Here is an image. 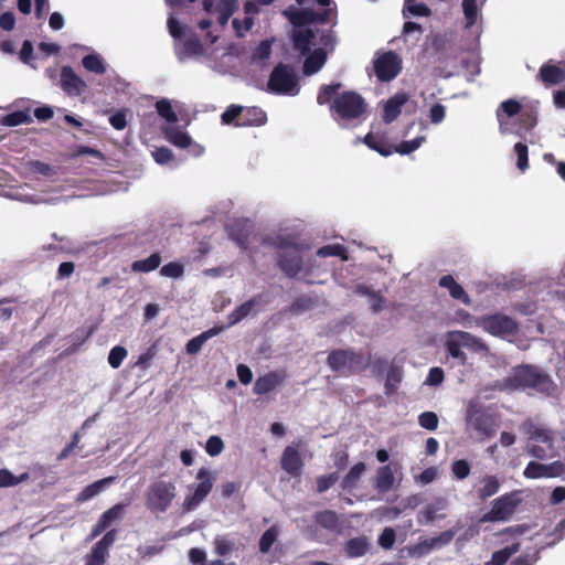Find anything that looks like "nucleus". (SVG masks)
<instances>
[{
  "label": "nucleus",
  "mask_w": 565,
  "mask_h": 565,
  "mask_svg": "<svg viewBox=\"0 0 565 565\" xmlns=\"http://www.w3.org/2000/svg\"><path fill=\"white\" fill-rule=\"evenodd\" d=\"M278 266L287 277H296L303 267L299 247L294 248L290 252H281L278 258Z\"/></svg>",
  "instance_id": "14"
},
{
  "label": "nucleus",
  "mask_w": 565,
  "mask_h": 565,
  "mask_svg": "<svg viewBox=\"0 0 565 565\" xmlns=\"http://www.w3.org/2000/svg\"><path fill=\"white\" fill-rule=\"evenodd\" d=\"M237 1L236 0H220L218 11H220V22L225 24L230 17L236 11Z\"/></svg>",
  "instance_id": "51"
},
{
  "label": "nucleus",
  "mask_w": 565,
  "mask_h": 565,
  "mask_svg": "<svg viewBox=\"0 0 565 565\" xmlns=\"http://www.w3.org/2000/svg\"><path fill=\"white\" fill-rule=\"evenodd\" d=\"M203 53L204 47L201 41L196 36H191L182 43L179 52V58L183 60L184 57L198 56Z\"/></svg>",
  "instance_id": "33"
},
{
  "label": "nucleus",
  "mask_w": 565,
  "mask_h": 565,
  "mask_svg": "<svg viewBox=\"0 0 565 565\" xmlns=\"http://www.w3.org/2000/svg\"><path fill=\"white\" fill-rule=\"evenodd\" d=\"M161 255L160 253H152L145 259L135 260L131 264V270L134 273H150L160 267Z\"/></svg>",
  "instance_id": "29"
},
{
  "label": "nucleus",
  "mask_w": 565,
  "mask_h": 565,
  "mask_svg": "<svg viewBox=\"0 0 565 565\" xmlns=\"http://www.w3.org/2000/svg\"><path fill=\"white\" fill-rule=\"evenodd\" d=\"M256 305V300L249 299L236 307L227 317L228 326H234L246 318Z\"/></svg>",
  "instance_id": "36"
},
{
  "label": "nucleus",
  "mask_w": 565,
  "mask_h": 565,
  "mask_svg": "<svg viewBox=\"0 0 565 565\" xmlns=\"http://www.w3.org/2000/svg\"><path fill=\"white\" fill-rule=\"evenodd\" d=\"M177 495L174 483L158 480L152 482L146 493V507L153 513H164Z\"/></svg>",
  "instance_id": "5"
},
{
  "label": "nucleus",
  "mask_w": 565,
  "mask_h": 565,
  "mask_svg": "<svg viewBox=\"0 0 565 565\" xmlns=\"http://www.w3.org/2000/svg\"><path fill=\"white\" fill-rule=\"evenodd\" d=\"M125 508L126 505L124 503H117L105 511L99 520L108 527L114 521L122 518Z\"/></svg>",
  "instance_id": "48"
},
{
  "label": "nucleus",
  "mask_w": 565,
  "mask_h": 565,
  "mask_svg": "<svg viewBox=\"0 0 565 565\" xmlns=\"http://www.w3.org/2000/svg\"><path fill=\"white\" fill-rule=\"evenodd\" d=\"M289 20L295 26H303L315 22L317 20V13L310 10H299L294 12L289 17Z\"/></svg>",
  "instance_id": "47"
},
{
  "label": "nucleus",
  "mask_w": 565,
  "mask_h": 565,
  "mask_svg": "<svg viewBox=\"0 0 565 565\" xmlns=\"http://www.w3.org/2000/svg\"><path fill=\"white\" fill-rule=\"evenodd\" d=\"M511 391L532 390L540 394L552 395L556 385L551 375L533 364H521L513 367L512 373L504 381Z\"/></svg>",
  "instance_id": "2"
},
{
  "label": "nucleus",
  "mask_w": 565,
  "mask_h": 565,
  "mask_svg": "<svg viewBox=\"0 0 565 565\" xmlns=\"http://www.w3.org/2000/svg\"><path fill=\"white\" fill-rule=\"evenodd\" d=\"M373 64L374 73L381 82L394 79L402 70V61L393 51L384 52L374 60Z\"/></svg>",
  "instance_id": "9"
},
{
  "label": "nucleus",
  "mask_w": 565,
  "mask_h": 565,
  "mask_svg": "<svg viewBox=\"0 0 565 565\" xmlns=\"http://www.w3.org/2000/svg\"><path fill=\"white\" fill-rule=\"evenodd\" d=\"M467 423L482 439L491 438L495 435L497 423L494 416L479 408L472 406L468 407Z\"/></svg>",
  "instance_id": "10"
},
{
  "label": "nucleus",
  "mask_w": 565,
  "mask_h": 565,
  "mask_svg": "<svg viewBox=\"0 0 565 565\" xmlns=\"http://www.w3.org/2000/svg\"><path fill=\"white\" fill-rule=\"evenodd\" d=\"M223 327H213L199 335L190 339L185 345L186 353L189 354H196L201 351L203 344L211 338L217 335L220 332L223 331Z\"/></svg>",
  "instance_id": "24"
},
{
  "label": "nucleus",
  "mask_w": 565,
  "mask_h": 565,
  "mask_svg": "<svg viewBox=\"0 0 565 565\" xmlns=\"http://www.w3.org/2000/svg\"><path fill=\"white\" fill-rule=\"evenodd\" d=\"M482 487L478 491V497L481 500H486L492 495H494L500 488V483L494 476H488L482 480Z\"/></svg>",
  "instance_id": "40"
},
{
  "label": "nucleus",
  "mask_w": 565,
  "mask_h": 565,
  "mask_svg": "<svg viewBox=\"0 0 565 565\" xmlns=\"http://www.w3.org/2000/svg\"><path fill=\"white\" fill-rule=\"evenodd\" d=\"M164 136L173 146L184 149L192 145V138L175 127H169L164 130Z\"/></svg>",
  "instance_id": "30"
},
{
  "label": "nucleus",
  "mask_w": 565,
  "mask_h": 565,
  "mask_svg": "<svg viewBox=\"0 0 565 565\" xmlns=\"http://www.w3.org/2000/svg\"><path fill=\"white\" fill-rule=\"evenodd\" d=\"M521 502L522 499L519 491L502 494L492 501L490 511L481 516L480 522L494 523L508 521L514 514Z\"/></svg>",
  "instance_id": "7"
},
{
  "label": "nucleus",
  "mask_w": 565,
  "mask_h": 565,
  "mask_svg": "<svg viewBox=\"0 0 565 565\" xmlns=\"http://www.w3.org/2000/svg\"><path fill=\"white\" fill-rule=\"evenodd\" d=\"M520 430L527 435L531 440L542 443L551 450L554 449V431L550 428L537 426L532 418L523 420L520 425Z\"/></svg>",
  "instance_id": "12"
},
{
  "label": "nucleus",
  "mask_w": 565,
  "mask_h": 565,
  "mask_svg": "<svg viewBox=\"0 0 565 565\" xmlns=\"http://www.w3.org/2000/svg\"><path fill=\"white\" fill-rule=\"evenodd\" d=\"M364 471H365L364 462L355 463L342 479L341 488L343 490H351V489L355 488Z\"/></svg>",
  "instance_id": "34"
},
{
  "label": "nucleus",
  "mask_w": 565,
  "mask_h": 565,
  "mask_svg": "<svg viewBox=\"0 0 565 565\" xmlns=\"http://www.w3.org/2000/svg\"><path fill=\"white\" fill-rule=\"evenodd\" d=\"M327 364L333 372L349 376L364 371L370 364V359L352 349H335L329 353Z\"/></svg>",
  "instance_id": "3"
},
{
  "label": "nucleus",
  "mask_w": 565,
  "mask_h": 565,
  "mask_svg": "<svg viewBox=\"0 0 565 565\" xmlns=\"http://www.w3.org/2000/svg\"><path fill=\"white\" fill-rule=\"evenodd\" d=\"M262 244L275 247L281 252H290L299 245L290 236H264Z\"/></svg>",
  "instance_id": "32"
},
{
  "label": "nucleus",
  "mask_w": 565,
  "mask_h": 565,
  "mask_svg": "<svg viewBox=\"0 0 565 565\" xmlns=\"http://www.w3.org/2000/svg\"><path fill=\"white\" fill-rule=\"evenodd\" d=\"M526 479L546 478V463L530 461L523 471Z\"/></svg>",
  "instance_id": "49"
},
{
  "label": "nucleus",
  "mask_w": 565,
  "mask_h": 565,
  "mask_svg": "<svg viewBox=\"0 0 565 565\" xmlns=\"http://www.w3.org/2000/svg\"><path fill=\"white\" fill-rule=\"evenodd\" d=\"M60 86L68 96H79L87 87L71 66L62 67Z\"/></svg>",
  "instance_id": "13"
},
{
  "label": "nucleus",
  "mask_w": 565,
  "mask_h": 565,
  "mask_svg": "<svg viewBox=\"0 0 565 565\" xmlns=\"http://www.w3.org/2000/svg\"><path fill=\"white\" fill-rule=\"evenodd\" d=\"M156 109L158 115L163 118L169 124H175L178 121V116L172 109L171 103L169 99L162 98L156 103Z\"/></svg>",
  "instance_id": "43"
},
{
  "label": "nucleus",
  "mask_w": 565,
  "mask_h": 565,
  "mask_svg": "<svg viewBox=\"0 0 565 565\" xmlns=\"http://www.w3.org/2000/svg\"><path fill=\"white\" fill-rule=\"evenodd\" d=\"M32 121L30 114L25 110H17L4 115L1 118V124L7 127H15L22 124H29Z\"/></svg>",
  "instance_id": "38"
},
{
  "label": "nucleus",
  "mask_w": 565,
  "mask_h": 565,
  "mask_svg": "<svg viewBox=\"0 0 565 565\" xmlns=\"http://www.w3.org/2000/svg\"><path fill=\"white\" fill-rule=\"evenodd\" d=\"M226 233L242 250H248L254 224L248 218H236L226 226Z\"/></svg>",
  "instance_id": "11"
},
{
  "label": "nucleus",
  "mask_w": 565,
  "mask_h": 565,
  "mask_svg": "<svg viewBox=\"0 0 565 565\" xmlns=\"http://www.w3.org/2000/svg\"><path fill=\"white\" fill-rule=\"evenodd\" d=\"M242 106L231 105L221 115L222 124L224 125H234L235 122H239L241 120Z\"/></svg>",
  "instance_id": "56"
},
{
  "label": "nucleus",
  "mask_w": 565,
  "mask_h": 565,
  "mask_svg": "<svg viewBox=\"0 0 565 565\" xmlns=\"http://www.w3.org/2000/svg\"><path fill=\"white\" fill-rule=\"evenodd\" d=\"M514 151L516 153V166L523 172L529 168V149L523 142H516L514 145Z\"/></svg>",
  "instance_id": "57"
},
{
  "label": "nucleus",
  "mask_w": 565,
  "mask_h": 565,
  "mask_svg": "<svg viewBox=\"0 0 565 565\" xmlns=\"http://www.w3.org/2000/svg\"><path fill=\"white\" fill-rule=\"evenodd\" d=\"M372 547V543L366 535H359L349 539L343 545L344 555L348 558H359L366 555Z\"/></svg>",
  "instance_id": "17"
},
{
  "label": "nucleus",
  "mask_w": 565,
  "mask_h": 565,
  "mask_svg": "<svg viewBox=\"0 0 565 565\" xmlns=\"http://www.w3.org/2000/svg\"><path fill=\"white\" fill-rule=\"evenodd\" d=\"M424 140L425 137H416L413 140L402 141L397 147H393V152L408 154L418 149Z\"/></svg>",
  "instance_id": "58"
},
{
  "label": "nucleus",
  "mask_w": 565,
  "mask_h": 565,
  "mask_svg": "<svg viewBox=\"0 0 565 565\" xmlns=\"http://www.w3.org/2000/svg\"><path fill=\"white\" fill-rule=\"evenodd\" d=\"M126 356L127 350L121 345H116L109 352L108 363L113 369H118Z\"/></svg>",
  "instance_id": "61"
},
{
  "label": "nucleus",
  "mask_w": 565,
  "mask_h": 565,
  "mask_svg": "<svg viewBox=\"0 0 565 565\" xmlns=\"http://www.w3.org/2000/svg\"><path fill=\"white\" fill-rule=\"evenodd\" d=\"M286 379L285 372L271 371L259 376L253 386V392L257 395H264L281 385Z\"/></svg>",
  "instance_id": "16"
},
{
  "label": "nucleus",
  "mask_w": 565,
  "mask_h": 565,
  "mask_svg": "<svg viewBox=\"0 0 565 565\" xmlns=\"http://www.w3.org/2000/svg\"><path fill=\"white\" fill-rule=\"evenodd\" d=\"M278 537V529L273 525L269 529H267L259 540V551L262 553H268L273 546V544L276 542Z\"/></svg>",
  "instance_id": "46"
},
{
  "label": "nucleus",
  "mask_w": 565,
  "mask_h": 565,
  "mask_svg": "<svg viewBox=\"0 0 565 565\" xmlns=\"http://www.w3.org/2000/svg\"><path fill=\"white\" fill-rule=\"evenodd\" d=\"M341 87V83L322 85L317 95V103L319 105L329 104L332 115L341 119L353 120L360 118L366 110L365 99L353 90L338 94Z\"/></svg>",
  "instance_id": "1"
},
{
  "label": "nucleus",
  "mask_w": 565,
  "mask_h": 565,
  "mask_svg": "<svg viewBox=\"0 0 565 565\" xmlns=\"http://www.w3.org/2000/svg\"><path fill=\"white\" fill-rule=\"evenodd\" d=\"M82 64L88 72H93L95 74H104L106 72V67L103 58L97 54H88L83 57Z\"/></svg>",
  "instance_id": "41"
},
{
  "label": "nucleus",
  "mask_w": 565,
  "mask_h": 565,
  "mask_svg": "<svg viewBox=\"0 0 565 565\" xmlns=\"http://www.w3.org/2000/svg\"><path fill=\"white\" fill-rule=\"evenodd\" d=\"M545 87L555 86L565 82V71L551 62L544 63L537 74Z\"/></svg>",
  "instance_id": "18"
},
{
  "label": "nucleus",
  "mask_w": 565,
  "mask_h": 565,
  "mask_svg": "<svg viewBox=\"0 0 565 565\" xmlns=\"http://www.w3.org/2000/svg\"><path fill=\"white\" fill-rule=\"evenodd\" d=\"M446 347H447V351L450 356L458 359L462 364L466 363L467 355L461 350V347H463L461 343V339H459L457 337H456V339H450L447 341Z\"/></svg>",
  "instance_id": "53"
},
{
  "label": "nucleus",
  "mask_w": 565,
  "mask_h": 565,
  "mask_svg": "<svg viewBox=\"0 0 565 565\" xmlns=\"http://www.w3.org/2000/svg\"><path fill=\"white\" fill-rule=\"evenodd\" d=\"M315 520L321 527L327 530H334L339 524L338 514L332 510L317 512Z\"/></svg>",
  "instance_id": "37"
},
{
  "label": "nucleus",
  "mask_w": 565,
  "mask_h": 565,
  "mask_svg": "<svg viewBox=\"0 0 565 565\" xmlns=\"http://www.w3.org/2000/svg\"><path fill=\"white\" fill-rule=\"evenodd\" d=\"M267 121V115L260 107H243L239 122H235L236 127H259Z\"/></svg>",
  "instance_id": "20"
},
{
  "label": "nucleus",
  "mask_w": 565,
  "mask_h": 565,
  "mask_svg": "<svg viewBox=\"0 0 565 565\" xmlns=\"http://www.w3.org/2000/svg\"><path fill=\"white\" fill-rule=\"evenodd\" d=\"M396 541L395 530L385 527L379 536V545L384 550H391Z\"/></svg>",
  "instance_id": "64"
},
{
  "label": "nucleus",
  "mask_w": 565,
  "mask_h": 565,
  "mask_svg": "<svg viewBox=\"0 0 565 565\" xmlns=\"http://www.w3.org/2000/svg\"><path fill=\"white\" fill-rule=\"evenodd\" d=\"M298 79L290 65L278 63L269 75L267 88L278 95H296L298 93Z\"/></svg>",
  "instance_id": "6"
},
{
  "label": "nucleus",
  "mask_w": 565,
  "mask_h": 565,
  "mask_svg": "<svg viewBox=\"0 0 565 565\" xmlns=\"http://www.w3.org/2000/svg\"><path fill=\"white\" fill-rule=\"evenodd\" d=\"M224 449V443L220 436H210L206 440L205 451L211 456H218Z\"/></svg>",
  "instance_id": "62"
},
{
  "label": "nucleus",
  "mask_w": 565,
  "mask_h": 565,
  "mask_svg": "<svg viewBox=\"0 0 565 565\" xmlns=\"http://www.w3.org/2000/svg\"><path fill=\"white\" fill-rule=\"evenodd\" d=\"M462 11L466 19V26L476 24L479 13L478 0H462Z\"/></svg>",
  "instance_id": "42"
},
{
  "label": "nucleus",
  "mask_w": 565,
  "mask_h": 565,
  "mask_svg": "<svg viewBox=\"0 0 565 565\" xmlns=\"http://www.w3.org/2000/svg\"><path fill=\"white\" fill-rule=\"evenodd\" d=\"M315 39L316 33L310 28L294 30L291 34L294 49L302 56L310 53L311 46L315 44Z\"/></svg>",
  "instance_id": "21"
},
{
  "label": "nucleus",
  "mask_w": 565,
  "mask_h": 565,
  "mask_svg": "<svg viewBox=\"0 0 565 565\" xmlns=\"http://www.w3.org/2000/svg\"><path fill=\"white\" fill-rule=\"evenodd\" d=\"M317 255L320 257L338 256L347 259V249L341 244L324 245L318 249Z\"/></svg>",
  "instance_id": "52"
},
{
  "label": "nucleus",
  "mask_w": 565,
  "mask_h": 565,
  "mask_svg": "<svg viewBox=\"0 0 565 565\" xmlns=\"http://www.w3.org/2000/svg\"><path fill=\"white\" fill-rule=\"evenodd\" d=\"M116 480L115 477H107L86 486L77 495V502H85L100 493L107 486Z\"/></svg>",
  "instance_id": "26"
},
{
  "label": "nucleus",
  "mask_w": 565,
  "mask_h": 565,
  "mask_svg": "<svg viewBox=\"0 0 565 565\" xmlns=\"http://www.w3.org/2000/svg\"><path fill=\"white\" fill-rule=\"evenodd\" d=\"M418 423L420 427L427 430H436L439 424V419L434 412H424L418 416Z\"/></svg>",
  "instance_id": "60"
},
{
  "label": "nucleus",
  "mask_w": 565,
  "mask_h": 565,
  "mask_svg": "<svg viewBox=\"0 0 565 565\" xmlns=\"http://www.w3.org/2000/svg\"><path fill=\"white\" fill-rule=\"evenodd\" d=\"M271 54V42L268 40L262 41L254 50L252 58L253 61H266Z\"/></svg>",
  "instance_id": "63"
},
{
  "label": "nucleus",
  "mask_w": 565,
  "mask_h": 565,
  "mask_svg": "<svg viewBox=\"0 0 565 565\" xmlns=\"http://www.w3.org/2000/svg\"><path fill=\"white\" fill-rule=\"evenodd\" d=\"M358 292L371 297V308L374 312H379L383 308L384 298L380 291H374L366 286H358Z\"/></svg>",
  "instance_id": "45"
},
{
  "label": "nucleus",
  "mask_w": 565,
  "mask_h": 565,
  "mask_svg": "<svg viewBox=\"0 0 565 565\" xmlns=\"http://www.w3.org/2000/svg\"><path fill=\"white\" fill-rule=\"evenodd\" d=\"M306 56L303 62V73L306 75H312L319 72L327 61V53L323 49H317Z\"/></svg>",
  "instance_id": "25"
},
{
  "label": "nucleus",
  "mask_w": 565,
  "mask_h": 565,
  "mask_svg": "<svg viewBox=\"0 0 565 565\" xmlns=\"http://www.w3.org/2000/svg\"><path fill=\"white\" fill-rule=\"evenodd\" d=\"M409 96L407 93H396L384 105L383 120L385 124H391L397 119L402 113V107L407 103Z\"/></svg>",
  "instance_id": "19"
},
{
  "label": "nucleus",
  "mask_w": 565,
  "mask_h": 565,
  "mask_svg": "<svg viewBox=\"0 0 565 565\" xmlns=\"http://www.w3.org/2000/svg\"><path fill=\"white\" fill-rule=\"evenodd\" d=\"M184 273V266L180 262H170L160 269V275L169 278H180Z\"/></svg>",
  "instance_id": "55"
},
{
  "label": "nucleus",
  "mask_w": 565,
  "mask_h": 565,
  "mask_svg": "<svg viewBox=\"0 0 565 565\" xmlns=\"http://www.w3.org/2000/svg\"><path fill=\"white\" fill-rule=\"evenodd\" d=\"M537 125V111L534 107L522 109L519 119V129L516 135L521 136L522 132L531 131Z\"/></svg>",
  "instance_id": "28"
},
{
  "label": "nucleus",
  "mask_w": 565,
  "mask_h": 565,
  "mask_svg": "<svg viewBox=\"0 0 565 565\" xmlns=\"http://www.w3.org/2000/svg\"><path fill=\"white\" fill-rule=\"evenodd\" d=\"M455 337L461 339V343H462L463 347L471 348L475 351H484V350H487L486 343L481 339L472 335L469 332L457 331L455 333Z\"/></svg>",
  "instance_id": "44"
},
{
  "label": "nucleus",
  "mask_w": 565,
  "mask_h": 565,
  "mask_svg": "<svg viewBox=\"0 0 565 565\" xmlns=\"http://www.w3.org/2000/svg\"><path fill=\"white\" fill-rule=\"evenodd\" d=\"M215 553L218 556H225L235 550V543L224 536H216L214 539Z\"/></svg>",
  "instance_id": "59"
},
{
  "label": "nucleus",
  "mask_w": 565,
  "mask_h": 565,
  "mask_svg": "<svg viewBox=\"0 0 565 565\" xmlns=\"http://www.w3.org/2000/svg\"><path fill=\"white\" fill-rule=\"evenodd\" d=\"M29 473L24 472L20 476H14L10 470L0 469V488L14 487L29 479Z\"/></svg>",
  "instance_id": "39"
},
{
  "label": "nucleus",
  "mask_w": 565,
  "mask_h": 565,
  "mask_svg": "<svg viewBox=\"0 0 565 565\" xmlns=\"http://www.w3.org/2000/svg\"><path fill=\"white\" fill-rule=\"evenodd\" d=\"M281 468L290 477H299L303 468V461L300 454L295 446H287L280 457Z\"/></svg>",
  "instance_id": "15"
},
{
  "label": "nucleus",
  "mask_w": 565,
  "mask_h": 565,
  "mask_svg": "<svg viewBox=\"0 0 565 565\" xmlns=\"http://www.w3.org/2000/svg\"><path fill=\"white\" fill-rule=\"evenodd\" d=\"M196 479L200 482L196 484L194 492L186 495L183 501V509L185 511L196 509L213 489L214 476L209 469L202 467L196 473Z\"/></svg>",
  "instance_id": "8"
},
{
  "label": "nucleus",
  "mask_w": 565,
  "mask_h": 565,
  "mask_svg": "<svg viewBox=\"0 0 565 565\" xmlns=\"http://www.w3.org/2000/svg\"><path fill=\"white\" fill-rule=\"evenodd\" d=\"M339 480L338 472H332L324 476H319L316 479V490L318 493L328 491Z\"/></svg>",
  "instance_id": "54"
},
{
  "label": "nucleus",
  "mask_w": 565,
  "mask_h": 565,
  "mask_svg": "<svg viewBox=\"0 0 565 565\" xmlns=\"http://www.w3.org/2000/svg\"><path fill=\"white\" fill-rule=\"evenodd\" d=\"M522 110V105L516 99L510 98L500 104L497 109V119L500 127L504 124V119L519 115Z\"/></svg>",
  "instance_id": "27"
},
{
  "label": "nucleus",
  "mask_w": 565,
  "mask_h": 565,
  "mask_svg": "<svg viewBox=\"0 0 565 565\" xmlns=\"http://www.w3.org/2000/svg\"><path fill=\"white\" fill-rule=\"evenodd\" d=\"M475 323L484 332L502 339L515 335L519 331V323L513 318L501 312L477 317Z\"/></svg>",
  "instance_id": "4"
},
{
  "label": "nucleus",
  "mask_w": 565,
  "mask_h": 565,
  "mask_svg": "<svg viewBox=\"0 0 565 565\" xmlns=\"http://www.w3.org/2000/svg\"><path fill=\"white\" fill-rule=\"evenodd\" d=\"M439 286L449 290L450 296L465 305H470L471 299L465 289L455 280L451 275H445L439 279Z\"/></svg>",
  "instance_id": "23"
},
{
  "label": "nucleus",
  "mask_w": 565,
  "mask_h": 565,
  "mask_svg": "<svg viewBox=\"0 0 565 565\" xmlns=\"http://www.w3.org/2000/svg\"><path fill=\"white\" fill-rule=\"evenodd\" d=\"M395 482L394 472L390 465H385L380 467L376 470L375 479H374V488L380 493H386L393 489Z\"/></svg>",
  "instance_id": "22"
},
{
  "label": "nucleus",
  "mask_w": 565,
  "mask_h": 565,
  "mask_svg": "<svg viewBox=\"0 0 565 565\" xmlns=\"http://www.w3.org/2000/svg\"><path fill=\"white\" fill-rule=\"evenodd\" d=\"M363 141L370 149L379 152L381 156L387 157L393 153V146L388 145L384 138L377 137L372 132H369Z\"/></svg>",
  "instance_id": "31"
},
{
  "label": "nucleus",
  "mask_w": 565,
  "mask_h": 565,
  "mask_svg": "<svg viewBox=\"0 0 565 565\" xmlns=\"http://www.w3.org/2000/svg\"><path fill=\"white\" fill-rule=\"evenodd\" d=\"M519 550L520 543H513L510 546L495 551L492 553L491 559L486 562L484 565H504L513 554L519 552Z\"/></svg>",
  "instance_id": "35"
},
{
  "label": "nucleus",
  "mask_w": 565,
  "mask_h": 565,
  "mask_svg": "<svg viewBox=\"0 0 565 565\" xmlns=\"http://www.w3.org/2000/svg\"><path fill=\"white\" fill-rule=\"evenodd\" d=\"M107 557L108 552L95 544L85 557V565H105Z\"/></svg>",
  "instance_id": "50"
}]
</instances>
